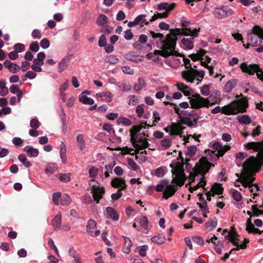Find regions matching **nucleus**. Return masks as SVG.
I'll use <instances>...</instances> for the list:
<instances>
[{"mask_svg": "<svg viewBox=\"0 0 263 263\" xmlns=\"http://www.w3.org/2000/svg\"><path fill=\"white\" fill-rule=\"evenodd\" d=\"M146 136L144 133H141L139 134V137L135 140H133L132 141V144L135 148L137 149L136 153H137V151L139 149H143L147 148L149 144L147 141V140L145 138H144V140H143V137Z\"/></svg>", "mask_w": 263, "mask_h": 263, "instance_id": "obj_15", "label": "nucleus"}, {"mask_svg": "<svg viewBox=\"0 0 263 263\" xmlns=\"http://www.w3.org/2000/svg\"><path fill=\"white\" fill-rule=\"evenodd\" d=\"M145 17L146 15L145 14L139 15L135 18L136 23H137L138 25H141L142 26H143V24L145 25H148L149 22L146 21L145 19Z\"/></svg>", "mask_w": 263, "mask_h": 263, "instance_id": "obj_43", "label": "nucleus"}, {"mask_svg": "<svg viewBox=\"0 0 263 263\" xmlns=\"http://www.w3.org/2000/svg\"><path fill=\"white\" fill-rule=\"evenodd\" d=\"M31 36L34 39H40L42 36L41 32L38 29H34L31 33Z\"/></svg>", "mask_w": 263, "mask_h": 263, "instance_id": "obj_57", "label": "nucleus"}, {"mask_svg": "<svg viewBox=\"0 0 263 263\" xmlns=\"http://www.w3.org/2000/svg\"><path fill=\"white\" fill-rule=\"evenodd\" d=\"M51 224L54 231L58 230L61 226V214L59 213L52 219Z\"/></svg>", "mask_w": 263, "mask_h": 263, "instance_id": "obj_26", "label": "nucleus"}, {"mask_svg": "<svg viewBox=\"0 0 263 263\" xmlns=\"http://www.w3.org/2000/svg\"><path fill=\"white\" fill-rule=\"evenodd\" d=\"M205 226L206 227H212L214 228L216 227L217 224V220L216 218L214 217L213 218H211L209 219L206 223Z\"/></svg>", "mask_w": 263, "mask_h": 263, "instance_id": "obj_50", "label": "nucleus"}, {"mask_svg": "<svg viewBox=\"0 0 263 263\" xmlns=\"http://www.w3.org/2000/svg\"><path fill=\"white\" fill-rule=\"evenodd\" d=\"M231 147L229 145L223 146L219 142H215L213 144V148L215 152H217L216 155H218L220 156H222Z\"/></svg>", "mask_w": 263, "mask_h": 263, "instance_id": "obj_18", "label": "nucleus"}, {"mask_svg": "<svg viewBox=\"0 0 263 263\" xmlns=\"http://www.w3.org/2000/svg\"><path fill=\"white\" fill-rule=\"evenodd\" d=\"M182 129L183 128L181 127V125L177 123H173L171 125V135L174 136L180 135L182 133Z\"/></svg>", "mask_w": 263, "mask_h": 263, "instance_id": "obj_31", "label": "nucleus"}, {"mask_svg": "<svg viewBox=\"0 0 263 263\" xmlns=\"http://www.w3.org/2000/svg\"><path fill=\"white\" fill-rule=\"evenodd\" d=\"M178 90L181 91L185 96H188L190 95V88L189 86L184 85L182 83H178L176 84Z\"/></svg>", "mask_w": 263, "mask_h": 263, "instance_id": "obj_36", "label": "nucleus"}, {"mask_svg": "<svg viewBox=\"0 0 263 263\" xmlns=\"http://www.w3.org/2000/svg\"><path fill=\"white\" fill-rule=\"evenodd\" d=\"M166 167L165 166L160 167L155 171V175L158 177H162L166 172Z\"/></svg>", "mask_w": 263, "mask_h": 263, "instance_id": "obj_48", "label": "nucleus"}, {"mask_svg": "<svg viewBox=\"0 0 263 263\" xmlns=\"http://www.w3.org/2000/svg\"><path fill=\"white\" fill-rule=\"evenodd\" d=\"M24 151L26 152L30 157H36L39 154V150L37 148H33L30 145L25 147Z\"/></svg>", "mask_w": 263, "mask_h": 263, "instance_id": "obj_25", "label": "nucleus"}, {"mask_svg": "<svg viewBox=\"0 0 263 263\" xmlns=\"http://www.w3.org/2000/svg\"><path fill=\"white\" fill-rule=\"evenodd\" d=\"M148 249V246L147 245H143L142 246H141L139 248V250L138 251L139 254L142 257H144L146 255V251Z\"/></svg>", "mask_w": 263, "mask_h": 263, "instance_id": "obj_59", "label": "nucleus"}, {"mask_svg": "<svg viewBox=\"0 0 263 263\" xmlns=\"http://www.w3.org/2000/svg\"><path fill=\"white\" fill-rule=\"evenodd\" d=\"M57 170V164L53 163H47L46 165L45 172L47 174H51L54 173Z\"/></svg>", "mask_w": 263, "mask_h": 263, "instance_id": "obj_37", "label": "nucleus"}, {"mask_svg": "<svg viewBox=\"0 0 263 263\" xmlns=\"http://www.w3.org/2000/svg\"><path fill=\"white\" fill-rule=\"evenodd\" d=\"M192 108L198 109L203 107L209 108L210 106L214 104V103H210L209 98H204L199 94L193 96V98L190 101Z\"/></svg>", "mask_w": 263, "mask_h": 263, "instance_id": "obj_9", "label": "nucleus"}, {"mask_svg": "<svg viewBox=\"0 0 263 263\" xmlns=\"http://www.w3.org/2000/svg\"><path fill=\"white\" fill-rule=\"evenodd\" d=\"M188 117L190 121L192 122L193 126L196 127L197 124L198 120L200 118V117L193 111L189 114Z\"/></svg>", "mask_w": 263, "mask_h": 263, "instance_id": "obj_39", "label": "nucleus"}, {"mask_svg": "<svg viewBox=\"0 0 263 263\" xmlns=\"http://www.w3.org/2000/svg\"><path fill=\"white\" fill-rule=\"evenodd\" d=\"M213 14L217 19H223L234 14L232 9L228 6L223 5L220 7H216L213 10Z\"/></svg>", "mask_w": 263, "mask_h": 263, "instance_id": "obj_11", "label": "nucleus"}, {"mask_svg": "<svg viewBox=\"0 0 263 263\" xmlns=\"http://www.w3.org/2000/svg\"><path fill=\"white\" fill-rule=\"evenodd\" d=\"M66 147L63 141L61 142L60 143V155L62 161L63 163L65 164L67 162L66 157Z\"/></svg>", "mask_w": 263, "mask_h": 263, "instance_id": "obj_30", "label": "nucleus"}, {"mask_svg": "<svg viewBox=\"0 0 263 263\" xmlns=\"http://www.w3.org/2000/svg\"><path fill=\"white\" fill-rule=\"evenodd\" d=\"M168 184V181L164 179L161 180L160 183L155 187L157 192H163L162 197H170L173 196L177 190L176 186Z\"/></svg>", "mask_w": 263, "mask_h": 263, "instance_id": "obj_8", "label": "nucleus"}, {"mask_svg": "<svg viewBox=\"0 0 263 263\" xmlns=\"http://www.w3.org/2000/svg\"><path fill=\"white\" fill-rule=\"evenodd\" d=\"M29 49L33 52H36L39 50V46L37 42H32L30 46Z\"/></svg>", "mask_w": 263, "mask_h": 263, "instance_id": "obj_63", "label": "nucleus"}, {"mask_svg": "<svg viewBox=\"0 0 263 263\" xmlns=\"http://www.w3.org/2000/svg\"><path fill=\"white\" fill-rule=\"evenodd\" d=\"M200 29H194L193 31L191 29L183 28V34L185 35H190L191 36L196 37L198 35V32H199Z\"/></svg>", "mask_w": 263, "mask_h": 263, "instance_id": "obj_38", "label": "nucleus"}, {"mask_svg": "<svg viewBox=\"0 0 263 263\" xmlns=\"http://www.w3.org/2000/svg\"><path fill=\"white\" fill-rule=\"evenodd\" d=\"M236 84L237 81L234 79L228 81L224 88V92L227 93L230 92L232 89L236 86Z\"/></svg>", "mask_w": 263, "mask_h": 263, "instance_id": "obj_33", "label": "nucleus"}, {"mask_svg": "<svg viewBox=\"0 0 263 263\" xmlns=\"http://www.w3.org/2000/svg\"><path fill=\"white\" fill-rule=\"evenodd\" d=\"M13 49L17 53L22 52L24 51L25 46L22 44L17 43L14 46Z\"/></svg>", "mask_w": 263, "mask_h": 263, "instance_id": "obj_56", "label": "nucleus"}, {"mask_svg": "<svg viewBox=\"0 0 263 263\" xmlns=\"http://www.w3.org/2000/svg\"><path fill=\"white\" fill-rule=\"evenodd\" d=\"M96 97L99 100H102L107 102H110L112 100V95L110 92H102L96 94Z\"/></svg>", "mask_w": 263, "mask_h": 263, "instance_id": "obj_23", "label": "nucleus"}, {"mask_svg": "<svg viewBox=\"0 0 263 263\" xmlns=\"http://www.w3.org/2000/svg\"><path fill=\"white\" fill-rule=\"evenodd\" d=\"M197 148L195 146H190L187 148V155L189 156H193L196 152Z\"/></svg>", "mask_w": 263, "mask_h": 263, "instance_id": "obj_61", "label": "nucleus"}, {"mask_svg": "<svg viewBox=\"0 0 263 263\" xmlns=\"http://www.w3.org/2000/svg\"><path fill=\"white\" fill-rule=\"evenodd\" d=\"M236 119L241 124H248L251 122V119L248 115L238 116Z\"/></svg>", "mask_w": 263, "mask_h": 263, "instance_id": "obj_42", "label": "nucleus"}, {"mask_svg": "<svg viewBox=\"0 0 263 263\" xmlns=\"http://www.w3.org/2000/svg\"><path fill=\"white\" fill-rule=\"evenodd\" d=\"M181 43L188 49H192L194 47L193 42L190 39L183 38L181 40Z\"/></svg>", "mask_w": 263, "mask_h": 263, "instance_id": "obj_47", "label": "nucleus"}, {"mask_svg": "<svg viewBox=\"0 0 263 263\" xmlns=\"http://www.w3.org/2000/svg\"><path fill=\"white\" fill-rule=\"evenodd\" d=\"M248 149H253L258 152L257 156L259 162L254 157H250L242 165V171L240 175V180L245 187L249 189L253 186V182L255 179L253 176L260 167L259 162H263V140L259 142H251L245 144Z\"/></svg>", "mask_w": 263, "mask_h": 263, "instance_id": "obj_1", "label": "nucleus"}, {"mask_svg": "<svg viewBox=\"0 0 263 263\" xmlns=\"http://www.w3.org/2000/svg\"><path fill=\"white\" fill-rule=\"evenodd\" d=\"M139 223L141 227V231H144L148 229V221L147 218L145 216H142L139 218Z\"/></svg>", "mask_w": 263, "mask_h": 263, "instance_id": "obj_35", "label": "nucleus"}, {"mask_svg": "<svg viewBox=\"0 0 263 263\" xmlns=\"http://www.w3.org/2000/svg\"><path fill=\"white\" fill-rule=\"evenodd\" d=\"M248 42L252 46H257L261 43L263 40V30L257 25L255 26L252 29V32H248L247 33Z\"/></svg>", "mask_w": 263, "mask_h": 263, "instance_id": "obj_5", "label": "nucleus"}, {"mask_svg": "<svg viewBox=\"0 0 263 263\" xmlns=\"http://www.w3.org/2000/svg\"><path fill=\"white\" fill-rule=\"evenodd\" d=\"M239 235L236 232H234L233 234L230 233L227 235L225 236V238L228 239L229 241L232 242L233 245L236 246L239 249H245L247 248V244L249 243V240L248 238H245L244 241L241 245H239V239L238 238Z\"/></svg>", "mask_w": 263, "mask_h": 263, "instance_id": "obj_13", "label": "nucleus"}, {"mask_svg": "<svg viewBox=\"0 0 263 263\" xmlns=\"http://www.w3.org/2000/svg\"><path fill=\"white\" fill-rule=\"evenodd\" d=\"M181 33L180 29H171L170 33L166 35V41L162 43L161 50H156L155 54H160L163 57H168L171 55L179 56V54L175 51L177 35Z\"/></svg>", "mask_w": 263, "mask_h": 263, "instance_id": "obj_2", "label": "nucleus"}, {"mask_svg": "<svg viewBox=\"0 0 263 263\" xmlns=\"http://www.w3.org/2000/svg\"><path fill=\"white\" fill-rule=\"evenodd\" d=\"M259 208H260L259 205L257 204L252 206L253 216L257 217L260 215H263V211L259 210Z\"/></svg>", "mask_w": 263, "mask_h": 263, "instance_id": "obj_45", "label": "nucleus"}, {"mask_svg": "<svg viewBox=\"0 0 263 263\" xmlns=\"http://www.w3.org/2000/svg\"><path fill=\"white\" fill-rule=\"evenodd\" d=\"M223 187L222 185L219 183H214L211 190L206 193L207 197L214 196L215 195H220L222 194Z\"/></svg>", "mask_w": 263, "mask_h": 263, "instance_id": "obj_17", "label": "nucleus"}, {"mask_svg": "<svg viewBox=\"0 0 263 263\" xmlns=\"http://www.w3.org/2000/svg\"><path fill=\"white\" fill-rule=\"evenodd\" d=\"M211 164L207 161L205 158H202L198 163H197L193 169L194 176L191 175L190 180L193 181L195 179V176L198 174L203 175L209 170Z\"/></svg>", "mask_w": 263, "mask_h": 263, "instance_id": "obj_7", "label": "nucleus"}, {"mask_svg": "<svg viewBox=\"0 0 263 263\" xmlns=\"http://www.w3.org/2000/svg\"><path fill=\"white\" fill-rule=\"evenodd\" d=\"M91 186V193L93 194V197H102L105 193L104 188L101 186L98 182L95 180H91L90 183Z\"/></svg>", "mask_w": 263, "mask_h": 263, "instance_id": "obj_16", "label": "nucleus"}, {"mask_svg": "<svg viewBox=\"0 0 263 263\" xmlns=\"http://www.w3.org/2000/svg\"><path fill=\"white\" fill-rule=\"evenodd\" d=\"M142 128H144V127L142 125L134 126L130 130L131 141H132L133 140H135L139 138L137 135V134L138 132H140Z\"/></svg>", "mask_w": 263, "mask_h": 263, "instance_id": "obj_28", "label": "nucleus"}, {"mask_svg": "<svg viewBox=\"0 0 263 263\" xmlns=\"http://www.w3.org/2000/svg\"><path fill=\"white\" fill-rule=\"evenodd\" d=\"M248 106V102L243 99L236 100L231 103L221 108L218 106L211 110L213 114L221 112L225 115H236L238 113L245 112Z\"/></svg>", "mask_w": 263, "mask_h": 263, "instance_id": "obj_3", "label": "nucleus"}, {"mask_svg": "<svg viewBox=\"0 0 263 263\" xmlns=\"http://www.w3.org/2000/svg\"><path fill=\"white\" fill-rule=\"evenodd\" d=\"M170 166L172 168V173L173 176L172 183L180 186L183 185L186 180L183 165L177 162L175 166L171 164Z\"/></svg>", "mask_w": 263, "mask_h": 263, "instance_id": "obj_4", "label": "nucleus"}, {"mask_svg": "<svg viewBox=\"0 0 263 263\" xmlns=\"http://www.w3.org/2000/svg\"><path fill=\"white\" fill-rule=\"evenodd\" d=\"M105 61L110 64H116L118 62V59L114 55H109L106 57Z\"/></svg>", "mask_w": 263, "mask_h": 263, "instance_id": "obj_51", "label": "nucleus"}, {"mask_svg": "<svg viewBox=\"0 0 263 263\" xmlns=\"http://www.w3.org/2000/svg\"><path fill=\"white\" fill-rule=\"evenodd\" d=\"M96 224L97 223L94 220L92 219L88 220L86 226V229L87 232L91 236H93V231L96 227Z\"/></svg>", "mask_w": 263, "mask_h": 263, "instance_id": "obj_29", "label": "nucleus"}, {"mask_svg": "<svg viewBox=\"0 0 263 263\" xmlns=\"http://www.w3.org/2000/svg\"><path fill=\"white\" fill-rule=\"evenodd\" d=\"M139 103L138 98L134 95H130L129 96V100L128 101L129 105H135Z\"/></svg>", "mask_w": 263, "mask_h": 263, "instance_id": "obj_58", "label": "nucleus"}, {"mask_svg": "<svg viewBox=\"0 0 263 263\" xmlns=\"http://www.w3.org/2000/svg\"><path fill=\"white\" fill-rule=\"evenodd\" d=\"M4 66L12 73H16L20 70V67L16 64L13 63L8 60L4 63Z\"/></svg>", "mask_w": 263, "mask_h": 263, "instance_id": "obj_21", "label": "nucleus"}, {"mask_svg": "<svg viewBox=\"0 0 263 263\" xmlns=\"http://www.w3.org/2000/svg\"><path fill=\"white\" fill-rule=\"evenodd\" d=\"M45 57L46 55L44 52H40L37 54L36 58L33 59V63L31 65V68L33 71L38 72L42 71L41 66L44 64V60Z\"/></svg>", "mask_w": 263, "mask_h": 263, "instance_id": "obj_14", "label": "nucleus"}, {"mask_svg": "<svg viewBox=\"0 0 263 263\" xmlns=\"http://www.w3.org/2000/svg\"><path fill=\"white\" fill-rule=\"evenodd\" d=\"M168 12H164L163 13H158L157 12L155 13L154 15L152 16V18L150 20L149 22H152L159 18H165L168 16Z\"/></svg>", "mask_w": 263, "mask_h": 263, "instance_id": "obj_46", "label": "nucleus"}, {"mask_svg": "<svg viewBox=\"0 0 263 263\" xmlns=\"http://www.w3.org/2000/svg\"><path fill=\"white\" fill-rule=\"evenodd\" d=\"M201 94L204 96H208L210 93L209 86L208 85H203L200 89Z\"/></svg>", "mask_w": 263, "mask_h": 263, "instance_id": "obj_54", "label": "nucleus"}, {"mask_svg": "<svg viewBox=\"0 0 263 263\" xmlns=\"http://www.w3.org/2000/svg\"><path fill=\"white\" fill-rule=\"evenodd\" d=\"M107 17L106 15L101 14L99 16L97 20V24L99 26H103L106 24Z\"/></svg>", "mask_w": 263, "mask_h": 263, "instance_id": "obj_49", "label": "nucleus"}, {"mask_svg": "<svg viewBox=\"0 0 263 263\" xmlns=\"http://www.w3.org/2000/svg\"><path fill=\"white\" fill-rule=\"evenodd\" d=\"M240 68L242 72L250 75H254L256 73L257 78L263 82V71L259 65L256 64L248 65L246 63H242L240 65Z\"/></svg>", "mask_w": 263, "mask_h": 263, "instance_id": "obj_6", "label": "nucleus"}, {"mask_svg": "<svg viewBox=\"0 0 263 263\" xmlns=\"http://www.w3.org/2000/svg\"><path fill=\"white\" fill-rule=\"evenodd\" d=\"M72 200L71 198H52V202L55 205H59V204L62 205H69Z\"/></svg>", "mask_w": 263, "mask_h": 263, "instance_id": "obj_27", "label": "nucleus"}, {"mask_svg": "<svg viewBox=\"0 0 263 263\" xmlns=\"http://www.w3.org/2000/svg\"><path fill=\"white\" fill-rule=\"evenodd\" d=\"M176 6L175 3L168 4L167 3H163L158 5L157 9L159 11L165 10L168 13L172 11Z\"/></svg>", "mask_w": 263, "mask_h": 263, "instance_id": "obj_20", "label": "nucleus"}, {"mask_svg": "<svg viewBox=\"0 0 263 263\" xmlns=\"http://www.w3.org/2000/svg\"><path fill=\"white\" fill-rule=\"evenodd\" d=\"M70 60V58L69 56L64 57L59 63L58 65V71L59 72H62L64 70L67 68L69 65Z\"/></svg>", "mask_w": 263, "mask_h": 263, "instance_id": "obj_22", "label": "nucleus"}, {"mask_svg": "<svg viewBox=\"0 0 263 263\" xmlns=\"http://www.w3.org/2000/svg\"><path fill=\"white\" fill-rule=\"evenodd\" d=\"M50 45L49 41L47 39H43L40 42V46L43 49H47Z\"/></svg>", "mask_w": 263, "mask_h": 263, "instance_id": "obj_60", "label": "nucleus"}, {"mask_svg": "<svg viewBox=\"0 0 263 263\" xmlns=\"http://www.w3.org/2000/svg\"><path fill=\"white\" fill-rule=\"evenodd\" d=\"M36 71H28L25 75L24 76L25 78H27L29 79H35L36 77Z\"/></svg>", "mask_w": 263, "mask_h": 263, "instance_id": "obj_62", "label": "nucleus"}, {"mask_svg": "<svg viewBox=\"0 0 263 263\" xmlns=\"http://www.w3.org/2000/svg\"><path fill=\"white\" fill-rule=\"evenodd\" d=\"M165 240V238L162 234H159L158 235L151 238L152 242L159 245L164 243Z\"/></svg>", "mask_w": 263, "mask_h": 263, "instance_id": "obj_34", "label": "nucleus"}, {"mask_svg": "<svg viewBox=\"0 0 263 263\" xmlns=\"http://www.w3.org/2000/svg\"><path fill=\"white\" fill-rule=\"evenodd\" d=\"M204 75L205 71L204 70L198 71L194 68L185 70L181 72V76L183 79L192 83L194 82L196 77L202 79Z\"/></svg>", "mask_w": 263, "mask_h": 263, "instance_id": "obj_10", "label": "nucleus"}, {"mask_svg": "<svg viewBox=\"0 0 263 263\" xmlns=\"http://www.w3.org/2000/svg\"><path fill=\"white\" fill-rule=\"evenodd\" d=\"M192 240L194 242L196 243L198 245H200V246L204 245V242H203V239L200 237H198V236H194L192 237Z\"/></svg>", "mask_w": 263, "mask_h": 263, "instance_id": "obj_64", "label": "nucleus"}, {"mask_svg": "<svg viewBox=\"0 0 263 263\" xmlns=\"http://www.w3.org/2000/svg\"><path fill=\"white\" fill-rule=\"evenodd\" d=\"M145 86V81L139 78L138 79V83H136L135 84L134 89L137 91L139 92L142 88Z\"/></svg>", "mask_w": 263, "mask_h": 263, "instance_id": "obj_44", "label": "nucleus"}, {"mask_svg": "<svg viewBox=\"0 0 263 263\" xmlns=\"http://www.w3.org/2000/svg\"><path fill=\"white\" fill-rule=\"evenodd\" d=\"M77 146L81 151H84L86 147V141L84 139V136L83 134H79L76 137Z\"/></svg>", "mask_w": 263, "mask_h": 263, "instance_id": "obj_19", "label": "nucleus"}, {"mask_svg": "<svg viewBox=\"0 0 263 263\" xmlns=\"http://www.w3.org/2000/svg\"><path fill=\"white\" fill-rule=\"evenodd\" d=\"M106 211L107 213L108 217L114 221H118L119 220V216L114 208L108 206L106 209Z\"/></svg>", "mask_w": 263, "mask_h": 263, "instance_id": "obj_24", "label": "nucleus"}, {"mask_svg": "<svg viewBox=\"0 0 263 263\" xmlns=\"http://www.w3.org/2000/svg\"><path fill=\"white\" fill-rule=\"evenodd\" d=\"M150 33L153 38L160 37L161 43H163V42H165L166 41V37L164 38V35L162 33H155L154 31H151Z\"/></svg>", "mask_w": 263, "mask_h": 263, "instance_id": "obj_52", "label": "nucleus"}, {"mask_svg": "<svg viewBox=\"0 0 263 263\" xmlns=\"http://www.w3.org/2000/svg\"><path fill=\"white\" fill-rule=\"evenodd\" d=\"M111 185L115 188H118L117 193L111 195V197H121L122 196V190L126 188L127 185L125 181L122 178H115L111 181Z\"/></svg>", "mask_w": 263, "mask_h": 263, "instance_id": "obj_12", "label": "nucleus"}, {"mask_svg": "<svg viewBox=\"0 0 263 263\" xmlns=\"http://www.w3.org/2000/svg\"><path fill=\"white\" fill-rule=\"evenodd\" d=\"M172 145V141L169 139H164L161 141V145L164 148H169Z\"/></svg>", "mask_w": 263, "mask_h": 263, "instance_id": "obj_53", "label": "nucleus"}, {"mask_svg": "<svg viewBox=\"0 0 263 263\" xmlns=\"http://www.w3.org/2000/svg\"><path fill=\"white\" fill-rule=\"evenodd\" d=\"M181 123L183 124H185L187 125L189 127H193V124L192 122L190 121L189 117H183L180 119Z\"/></svg>", "mask_w": 263, "mask_h": 263, "instance_id": "obj_55", "label": "nucleus"}, {"mask_svg": "<svg viewBox=\"0 0 263 263\" xmlns=\"http://www.w3.org/2000/svg\"><path fill=\"white\" fill-rule=\"evenodd\" d=\"M79 101L85 104L92 105L94 103L93 100L85 95V92H82L79 95Z\"/></svg>", "mask_w": 263, "mask_h": 263, "instance_id": "obj_32", "label": "nucleus"}, {"mask_svg": "<svg viewBox=\"0 0 263 263\" xmlns=\"http://www.w3.org/2000/svg\"><path fill=\"white\" fill-rule=\"evenodd\" d=\"M18 159L26 167H30L32 165L31 163L27 159L24 154L20 155L18 156Z\"/></svg>", "mask_w": 263, "mask_h": 263, "instance_id": "obj_41", "label": "nucleus"}, {"mask_svg": "<svg viewBox=\"0 0 263 263\" xmlns=\"http://www.w3.org/2000/svg\"><path fill=\"white\" fill-rule=\"evenodd\" d=\"M200 202L197 203V204L199 206L202 212L206 211V212H210L209 208L207 205V202L205 201L204 198H199Z\"/></svg>", "mask_w": 263, "mask_h": 263, "instance_id": "obj_40", "label": "nucleus"}]
</instances>
